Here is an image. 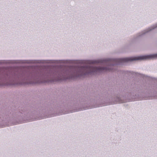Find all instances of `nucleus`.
I'll use <instances>...</instances> for the list:
<instances>
[{"instance_id":"obj_1","label":"nucleus","mask_w":157,"mask_h":157,"mask_svg":"<svg viewBox=\"0 0 157 157\" xmlns=\"http://www.w3.org/2000/svg\"><path fill=\"white\" fill-rule=\"evenodd\" d=\"M76 69L78 70V73L81 76L91 74L93 72L101 71L104 70L111 71L108 69L107 68L95 67L91 66L76 67Z\"/></svg>"},{"instance_id":"obj_2","label":"nucleus","mask_w":157,"mask_h":157,"mask_svg":"<svg viewBox=\"0 0 157 157\" xmlns=\"http://www.w3.org/2000/svg\"><path fill=\"white\" fill-rule=\"evenodd\" d=\"M157 58V54L150 55L141 56L135 57H131L119 59H117V61L119 63L128 62L133 60H144Z\"/></svg>"},{"instance_id":"obj_3","label":"nucleus","mask_w":157,"mask_h":157,"mask_svg":"<svg viewBox=\"0 0 157 157\" xmlns=\"http://www.w3.org/2000/svg\"><path fill=\"white\" fill-rule=\"evenodd\" d=\"M100 62L98 61H91L90 63H98Z\"/></svg>"}]
</instances>
